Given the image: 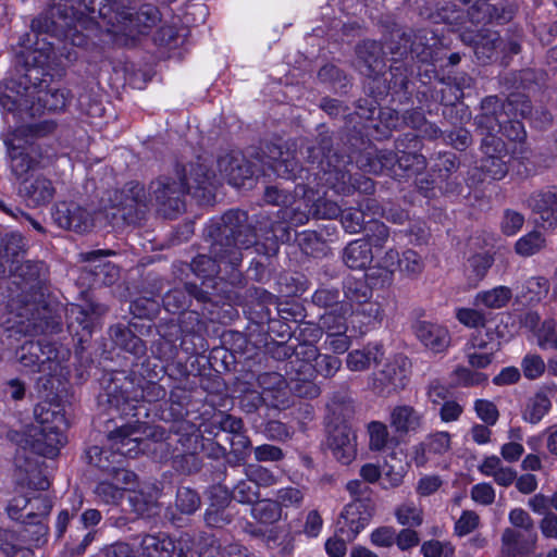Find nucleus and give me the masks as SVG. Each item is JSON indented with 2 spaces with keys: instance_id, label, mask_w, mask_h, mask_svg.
Here are the masks:
<instances>
[{
  "instance_id": "nucleus-15",
  "label": "nucleus",
  "mask_w": 557,
  "mask_h": 557,
  "mask_svg": "<svg viewBox=\"0 0 557 557\" xmlns=\"http://www.w3.org/2000/svg\"><path fill=\"white\" fill-rule=\"evenodd\" d=\"M108 476L97 483L94 493L101 503L117 505L124 493L136 485L137 475L125 468H115Z\"/></svg>"
},
{
  "instance_id": "nucleus-2",
  "label": "nucleus",
  "mask_w": 557,
  "mask_h": 557,
  "mask_svg": "<svg viewBox=\"0 0 557 557\" xmlns=\"http://www.w3.org/2000/svg\"><path fill=\"white\" fill-rule=\"evenodd\" d=\"M300 154L310 164L307 170V184L295 188L293 201L281 210L282 219L292 225L306 224L312 216L313 186H325L337 194H347L351 184V175L346 169L349 157L332 153V138L326 131H321L315 141H306L300 147Z\"/></svg>"
},
{
  "instance_id": "nucleus-47",
  "label": "nucleus",
  "mask_w": 557,
  "mask_h": 557,
  "mask_svg": "<svg viewBox=\"0 0 557 557\" xmlns=\"http://www.w3.org/2000/svg\"><path fill=\"white\" fill-rule=\"evenodd\" d=\"M311 299L314 306L326 311L350 306L347 301L341 299V292L336 287L321 286L313 293Z\"/></svg>"
},
{
  "instance_id": "nucleus-6",
  "label": "nucleus",
  "mask_w": 557,
  "mask_h": 557,
  "mask_svg": "<svg viewBox=\"0 0 557 557\" xmlns=\"http://www.w3.org/2000/svg\"><path fill=\"white\" fill-rule=\"evenodd\" d=\"M99 16L110 26L109 32L126 36L144 34L160 21V12L152 4H144L134 13L131 8L117 3L116 0L113 4L100 8Z\"/></svg>"
},
{
  "instance_id": "nucleus-59",
  "label": "nucleus",
  "mask_w": 557,
  "mask_h": 557,
  "mask_svg": "<svg viewBox=\"0 0 557 557\" xmlns=\"http://www.w3.org/2000/svg\"><path fill=\"white\" fill-rule=\"evenodd\" d=\"M232 497L240 504H253L260 497L258 485H256L251 479L246 476L234 485Z\"/></svg>"
},
{
  "instance_id": "nucleus-25",
  "label": "nucleus",
  "mask_w": 557,
  "mask_h": 557,
  "mask_svg": "<svg viewBox=\"0 0 557 557\" xmlns=\"http://www.w3.org/2000/svg\"><path fill=\"white\" fill-rule=\"evenodd\" d=\"M257 384L261 394L268 397L271 408H285L287 406L286 381L280 373L264 372L258 375Z\"/></svg>"
},
{
  "instance_id": "nucleus-56",
  "label": "nucleus",
  "mask_w": 557,
  "mask_h": 557,
  "mask_svg": "<svg viewBox=\"0 0 557 557\" xmlns=\"http://www.w3.org/2000/svg\"><path fill=\"white\" fill-rule=\"evenodd\" d=\"M128 492L127 502L129 510L136 513L138 517H150L154 513L156 502L151 495H147L139 491Z\"/></svg>"
},
{
  "instance_id": "nucleus-54",
  "label": "nucleus",
  "mask_w": 557,
  "mask_h": 557,
  "mask_svg": "<svg viewBox=\"0 0 557 557\" xmlns=\"http://www.w3.org/2000/svg\"><path fill=\"white\" fill-rule=\"evenodd\" d=\"M281 510L283 509H299L305 500V490L299 486H285L275 492V498Z\"/></svg>"
},
{
  "instance_id": "nucleus-21",
  "label": "nucleus",
  "mask_w": 557,
  "mask_h": 557,
  "mask_svg": "<svg viewBox=\"0 0 557 557\" xmlns=\"http://www.w3.org/2000/svg\"><path fill=\"white\" fill-rule=\"evenodd\" d=\"M263 164L268 165L272 172L286 180H295L302 177L304 169L298 164L294 153L290 150H283L277 145H268L265 151V160Z\"/></svg>"
},
{
  "instance_id": "nucleus-52",
  "label": "nucleus",
  "mask_w": 557,
  "mask_h": 557,
  "mask_svg": "<svg viewBox=\"0 0 557 557\" xmlns=\"http://www.w3.org/2000/svg\"><path fill=\"white\" fill-rule=\"evenodd\" d=\"M546 246V239L541 232L532 231L520 237L515 244V251L521 257H531L542 251Z\"/></svg>"
},
{
  "instance_id": "nucleus-62",
  "label": "nucleus",
  "mask_w": 557,
  "mask_h": 557,
  "mask_svg": "<svg viewBox=\"0 0 557 557\" xmlns=\"http://www.w3.org/2000/svg\"><path fill=\"white\" fill-rule=\"evenodd\" d=\"M313 190V201H311L312 205V216L315 219H336L339 216L342 209L339 205H337L335 201L318 197Z\"/></svg>"
},
{
  "instance_id": "nucleus-64",
  "label": "nucleus",
  "mask_w": 557,
  "mask_h": 557,
  "mask_svg": "<svg viewBox=\"0 0 557 557\" xmlns=\"http://www.w3.org/2000/svg\"><path fill=\"white\" fill-rule=\"evenodd\" d=\"M536 337L542 349L553 348L557 350V323L552 319L545 320L539 329Z\"/></svg>"
},
{
  "instance_id": "nucleus-26",
  "label": "nucleus",
  "mask_w": 557,
  "mask_h": 557,
  "mask_svg": "<svg viewBox=\"0 0 557 557\" xmlns=\"http://www.w3.org/2000/svg\"><path fill=\"white\" fill-rule=\"evenodd\" d=\"M103 312L104 309L100 306L90 305L88 309H85L79 305H72L66 309L67 327L71 333L79 336L82 341L91 333L92 315L102 314Z\"/></svg>"
},
{
  "instance_id": "nucleus-5",
  "label": "nucleus",
  "mask_w": 557,
  "mask_h": 557,
  "mask_svg": "<svg viewBox=\"0 0 557 557\" xmlns=\"http://www.w3.org/2000/svg\"><path fill=\"white\" fill-rule=\"evenodd\" d=\"M102 385L103 394L100 395V398L106 397L110 407L115 408L123 414L137 416L136 412H132L136 409L133 403H137L139 399L153 403L166 395L164 387L154 382H146L145 385L135 388L133 381L124 373H116L109 377L104 376Z\"/></svg>"
},
{
  "instance_id": "nucleus-32",
  "label": "nucleus",
  "mask_w": 557,
  "mask_h": 557,
  "mask_svg": "<svg viewBox=\"0 0 557 557\" xmlns=\"http://www.w3.org/2000/svg\"><path fill=\"white\" fill-rule=\"evenodd\" d=\"M359 168L371 174L387 173L398 175L396 170V154L391 150H379L375 153H367L358 160Z\"/></svg>"
},
{
  "instance_id": "nucleus-39",
  "label": "nucleus",
  "mask_w": 557,
  "mask_h": 557,
  "mask_svg": "<svg viewBox=\"0 0 557 557\" xmlns=\"http://www.w3.org/2000/svg\"><path fill=\"white\" fill-rule=\"evenodd\" d=\"M57 129V123L52 120H42L37 123L23 124L16 127L10 134L16 139H21L26 144H37L36 140L51 135Z\"/></svg>"
},
{
  "instance_id": "nucleus-42",
  "label": "nucleus",
  "mask_w": 557,
  "mask_h": 557,
  "mask_svg": "<svg viewBox=\"0 0 557 557\" xmlns=\"http://www.w3.org/2000/svg\"><path fill=\"white\" fill-rule=\"evenodd\" d=\"M529 206L544 222L552 225L557 221V196L552 191L537 193L530 197Z\"/></svg>"
},
{
  "instance_id": "nucleus-28",
  "label": "nucleus",
  "mask_w": 557,
  "mask_h": 557,
  "mask_svg": "<svg viewBox=\"0 0 557 557\" xmlns=\"http://www.w3.org/2000/svg\"><path fill=\"white\" fill-rule=\"evenodd\" d=\"M405 141L413 143L417 145V139L413 134H406L404 138L396 140V149L401 154H396V170L399 173L397 176L412 175L421 173L426 168V160L422 154L416 152H406L403 150Z\"/></svg>"
},
{
  "instance_id": "nucleus-46",
  "label": "nucleus",
  "mask_w": 557,
  "mask_h": 557,
  "mask_svg": "<svg viewBox=\"0 0 557 557\" xmlns=\"http://www.w3.org/2000/svg\"><path fill=\"white\" fill-rule=\"evenodd\" d=\"M343 290L349 305L364 302L372 297V288L364 277L348 276L344 281Z\"/></svg>"
},
{
  "instance_id": "nucleus-40",
  "label": "nucleus",
  "mask_w": 557,
  "mask_h": 557,
  "mask_svg": "<svg viewBox=\"0 0 557 557\" xmlns=\"http://www.w3.org/2000/svg\"><path fill=\"white\" fill-rule=\"evenodd\" d=\"M362 239L372 248L373 255L383 251L394 243L391 228L383 222L376 220L369 222L366 227V235Z\"/></svg>"
},
{
  "instance_id": "nucleus-16",
  "label": "nucleus",
  "mask_w": 557,
  "mask_h": 557,
  "mask_svg": "<svg viewBox=\"0 0 557 557\" xmlns=\"http://www.w3.org/2000/svg\"><path fill=\"white\" fill-rule=\"evenodd\" d=\"M374 513V503L351 502L345 506L337 521V532L352 542L368 525Z\"/></svg>"
},
{
  "instance_id": "nucleus-14",
  "label": "nucleus",
  "mask_w": 557,
  "mask_h": 557,
  "mask_svg": "<svg viewBox=\"0 0 557 557\" xmlns=\"http://www.w3.org/2000/svg\"><path fill=\"white\" fill-rule=\"evenodd\" d=\"M194 298L200 304H213L219 306L221 297L196 284L186 283L184 287H175L169 290L162 298L163 307L168 312L180 313L184 312L189 306L190 299Z\"/></svg>"
},
{
  "instance_id": "nucleus-17",
  "label": "nucleus",
  "mask_w": 557,
  "mask_h": 557,
  "mask_svg": "<svg viewBox=\"0 0 557 557\" xmlns=\"http://www.w3.org/2000/svg\"><path fill=\"white\" fill-rule=\"evenodd\" d=\"M215 541L202 533H183L175 541L172 540L173 548H170V557H218L213 554Z\"/></svg>"
},
{
  "instance_id": "nucleus-27",
  "label": "nucleus",
  "mask_w": 557,
  "mask_h": 557,
  "mask_svg": "<svg viewBox=\"0 0 557 557\" xmlns=\"http://www.w3.org/2000/svg\"><path fill=\"white\" fill-rule=\"evenodd\" d=\"M536 540V532L506 528L502 534V552L508 557H517L533 549Z\"/></svg>"
},
{
  "instance_id": "nucleus-49",
  "label": "nucleus",
  "mask_w": 557,
  "mask_h": 557,
  "mask_svg": "<svg viewBox=\"0 0 557 557\" xmlns=\"http://www.w3.org/2000/svg\"><path fill=\"white\" fill-rule=\"evenodd\" d=\"M277 356L281 357H295L301 361L308 362V363H315L317 359L319 358V349L315 345L302 342L299 343L297 346L292 347L286 344H281L277 347L276 350Z\"/></svg>"
},
{
  "instance_id": "nucleus-18",
  "label": "nucleus",
  "mask_w": 557,
  "mask_h": 557,
  "mask_svg": "<svg viewBox=\"0 0 557 557\" xmlns=\"http://www.w3.org/2000/svg\"><path fill=\"white\" fill-rule=\"evenodd\" d=\"M57 194L52 180L44 174L32 176L18 185V195L29 208L49 205Z\"/></svg>"
},
{
  "instance_id": "nucleus-20",
  "label": "nucleus",
  "mask_w": 557,
  "mask_h": 557,
  "mask_svg": "<svg viewBox=\"0 0 557 557\" xmlns=\"http://www.w3.org/2000/svg\"><path fill=\"white\" fill-rule=\"evenodd\" d=\"M407 381V360L404 358V368L396 362L386 363L373 376L371 388L376 395L387 397L405 388Z\"/></svg>"
},
{
  "instance_id": "nucleus-31",
  "label": "nucleus",
  "mask_w": 557,
  "mask_h": 557,
  "mask_svg": "<svg viewBox=\"0 0 557 557\" xmlns=\"http://www.w3.org/2000/svg\"><path fill=\"white\" fill-rule=\"evenodd\" d=\"M422 423L423 416L409 405H398L389 414V425L399 435L417 432Z\"/></svg>"
},
{
  "instance_id": "nucleus-29",
  "label": "nucleus",
  "mask_w": 557,
  "mask_h": 557,
  "mask_svg": "<svg viewBox=\"0 0 557 557\" xmlns=\"http://www.w3.org/2000/svg\"><path fill=\"white\" fill-rule=\"evenodd\" d=\"M136 429L132 425H123L108 435V440L115 454H119L120 465L123 457H134L140 451V440L135 436Z\"/></svg>"
},
{
  "instance_id": "nucleus-44",
  "label": "nucleus",
  "mask_w": 557,
  "mask_h": 557,
  "mask_svg": "<svg viewBox=\"0 0 557 557\" xmlns=\"http://www.w3.org/2000/svg\"><path fill=\"white\" fill-rule=\"evenodd\" d=\"M512 298V290L507 286H496L476 294L474 304L488 309L504 308Z\"/></svg>"
},
{
  "instance_id": "nucleus-24",
  "label": "nucleus",
  "mask_w": 557,
  "mask_h": 557,
  "mask_svg": "<svg viewBox=\"0 0 557 557\" xmlns=\"http://www.w3.org/2000/svg\"><path fill=\"white\" fill-rule=\"evenodd\" d=\"M16 476L22 485L35 491H46L50 486L48 478L42 473L38 459L21 455L15 456Z\"/></svg>"
},
{
  "instance_id": "nucleus-30",
  "label": "nucleus",
  "mask_w": 557,
  "mask_h": 557,
  "mask_svg": "<svg viewBox=\"0 0 557 557\" xmlns=\"http://www.w3.org/2000/svg\"><path fill=\"white\" fill-rule=\"evenodd\" d=\"M333 456L343 465H349L356 457V436L346 426L336 428L329 437Z\"/></svg>"
},
{
  "instance_id": "nucleus-12",
  "label": "nucleus",
  "mask_w": 557,
  "mask_h": 557,
  "mask_svg": "<svg viewBox=\"0 0 557 557\" xmlns=\"http://www.w3.org/2000/svg\"><path fill=\"white\" fill-rule=\"evenodd\" d=\"M216 166L220 175L234 187H242L259 173V168L247 160L240 151H228L219 156Z\"/></svg>"
},
{
  "instance_id": "nucleus-60",
  "label": "nucleus",
  "mask_w": 557,
  "mask_h": 557,
  "mask_svg": "<svg viewBox=\"0 0 557 557\" xmlns=\"http://www.w3.org/2000/svg\"><path fill=\"white\" fill-rule=\"evenodd\" d=\"M25 255V240L21 234L12 233L4 239V249L2 259L8 267L14 262V260L24 259Z\"/></svg>"
},
{
  "instance_id": "nucleus-10",
  "label": "nucleus",
  "mask_w": 557,
  "mask_h": 557,
  "mask_svg": "<svg viewBox=\"0 0 557 557\" xmlns=\"http://www.w3.org/2000/svg\"><path fill=\"white\" fill-rule=\"evenodd\" d=\"M8 436L23 450L21 455H26L28 449L49 458L55 457L66 441L63 431H49L33 424L26 425L22 431H10Z\"/></svg>"
},
{
  "instance_id": "nucleus-7",
  "label": "nucleus",
  "mask_w": 557,
  "mask_h": 557,
  "mask_svg": "<svg viewBox=\"0 0 557 557\" xmlns=\"http://www.w3.org/2000/svg\"><path fill=\"white\" fill-rule=\"evenodd\" d=\"M36 70H28L17 78L4 79L0 83V107L4 113L12 114L15 119L24 121L34 117L35 95L37 91V76H33Z\"/></svg>"
},
{
  "instance_id": "nucleus-8",
  "label": "nucleus",
  "mask_w": 557,
  "mask_h": 557,
  "mask_svg": "<svg viewBox=\"0 0 557 557\" xmlns=\"http://www.w3.org/2000/svg\"><path fill=\"white\" fill-rule=\"evenodd\" d=\"M3 144L7 148L11 174L18 185L32 177L30 174L34 171L46 168L49 162L38 144H26L11 134L3 138Z\"/></svg>"
},
{
  "instance_id": "nucleus-33",
  "label": "nucleus",
  "mask_w": 557,
  "mask_h": 557,
  "mask_svg": "<svg viewBox=\"0 0 557 557\" xmlns=\"http://www.w3.org/2000/svg\"><path fill=\"white\" fill-rule=\"evenodd\" d=\"M342 257L344 263L352 270H364L374 261L372 248L362 238L348 243Z\"/></svg>"
},
{
  "instance_id": "nucleus-50",
  "label": "nucleus",
  "mask_w": 557,
  "mask_h": 557,
  "mask_svg": "<svg viewBox=\"0 0 557 557\" xmlns=\"http://www.w3.org/2000/svg\"><path fill=\"white\" fill-rule=\"evenodd\" d=\"M409 41H411V30L405 32L397 27L389 33V36L385 39V47L393 55L394 61L395 59L401 61L404 57L408 55Z\"/></svg>"
},
{
  "instance_id": "nucleus-9",
  "label": "nucleus",
  "mask_w": 557,
  "mask_h": 557,
  "mask_svg": "<svg viewBox=\"0 0 557 557\" xmlns=\"http://www.w3.org/2000/svg\"><path fill=\"white\" fill-rule=\"evenodd\" d=\"M69 355V350L46 341H27L16 350L17 360L24 368L48 375L55 374Z\"/></svg>"
},
{
  "instance_id": "nucleus-35",
  "label": "nucleus",
  "mask_w": 557,
  "mask_h": 557,
  "mask_svg": "<svg viewBox=\"0 0 557 557\" xmlns=\"http://www.w3.org/2000/svg\"><path fill=\"white\" fill-rule=\"evenodd\" d=\"M36 423L33 425L42 426L49 431H63L67 425L65 414L59 405L49 403L37 405L34 409Z\"/></svg>"
},
{
  "instance_id": "nucleus-41",
  "label": "nucleus",
  "mask_w": 557,
  "mask_h": 557,
  "mask_svg": "<svg viewBox=\"0 0 557 557\" xmlns=\"http://www.w3.org/2000/svg\"><path fill=\"white\" fill-rule=\"evenodd\" d=\"M383 359V351L379 345L368 346L363 349H356L348 354L346 359L347 368L350 371H364L371 363H379Z\"/></svg>"
},
{
  "instance_id": "nucleus-38",
  "label": "nucleus",
  "mask_w": 557,
  "mask_h": 557,
  "mask_svg": "<svg viewBox=\"0 0 557 557\" xmlns=\"http://www.w3.org/2000/svg\"><path fill=\"white\" fill-rule=\"evenodd\" d=\"M85 457L89 465L95 466L108 474L114 473L115 468H123L120 465L119 454H115L114 449L110 445V448H102L99 446L89 447Z\"/></svg>"
},
{
  "instance_id": "nucleus-37",
  "label": "nucleus",
  "mask_w": 557,
  "mask_h": 557,
  "mask_svg": "<svg viewBox=\"0 0 557 557\" xmlns=\"http://www.w3.org/2000/svg\"><path fill=\"white\" fill-rule=\"evenodd\" d=\"M110 336L120 348L135 356H141L146 351L144 341L136 336L128 327L116 324L110 327Z\"/></svg>"
},
{
  "instance_id": "nucleus-36",
  "label": "nucleus",
  "mask_w": 557,
  "mask_h": 557,
  "mask_svg": "<svg viewBox=\"0 0 557 557\" xmlns=\"http://www.w3.org/2000/svg\"><path fill=\"white\" fill-rule=\"evenodd\" d=\"M472 44L476 59L485 63L496 55L503 40L496 32L484 30L474 36Z\"/></svg>"
},
{
  "instance_id": "nucleus-4",
  "label": "nucleus",
  "mask_w": 557,
  "mask_h": 557,
  "mask_svg": "<svg viewBox=\"0 0 557 557\" xmlns=\"http://www.w3.org/2000/svg\"><path fill=\"white\" fill-rule=\"evenodd\" d=\"M185 185L174 175H162L149 185V198L138 183H128L122 189L110 193L109 202L115 224L135 223L145 212L148 202H154L159 213L172 219L185 210Z\"/></svg>"
},
{
  "instance_id": "nucleus-51",
  "label": "nucleus",
  "mask_w": 557,
  "mask_h": 557,
  "mask_svg": "<svg viewBox=\"0 0 557 557\" xmlns=\"http://www.w3.org/2000/svg\"><path fill=\"white\" fill-rule=\"evenodd\" d=\"M552 407L550 400L543 392L531 397L523 411V419L532 424L539 423Z\"/></svg>"
},
{
  "instance_id": "nucleus-19",
  "label": "nucleus",
  "mask_w": 557,
  "mask_h": 557,
  "mask_svg": "<svg viewBox=\"0 0 557 557\" xmlns=\"http://www.w3.org/2000/svg\"><path fill=\"white\" fill-rule=\"evenodd\" d=\"M412 332L422 346L433 354L444 352L450 346V333L442 324L418 320L412 324Z\"/></svg>"
},
{
  "instance_id": "nucleus-53",
  "label": "nucleus",
  "mask_w": 557,
  "mask_h": 557,
  "mask_svg": "<svg viewBox=\"0 0 557 557\" xmlns=\"http://www.w3.org/2000/svg\"><path fill=\"white\" fill-rule=\"evenodd\" d=\"M419 62L428 63L433 59V48L428 42L426 34L422 30L411 32V41L408 44V54Z\"/></svg>"
},
{
  "instance_id": "nucleus-13",
  "label": "nucleus",
  "mask_w": 557,
  "mask_h": 557,
  "mask_svg": "<svg viewBox=\"0 0 557 557\" xmlns=\"http://www.w3.org/2000/svg\"><path fill=\"white\" fill-rule=\"evenodd\" d=\"M51 215L59 227L77 234L88 233L95 226L92 213L73 201L57 202Z\"/></svg>"
},
{
  "instance_id": "nucleus-61",
  "label": "nucleus",
  "mask_w": 557,
  "mask_h": 557,
  "mask_svg": "<svg viewBox=\"0 0 557 557\" xmlns=\"http://www.w3.org/2000/svg\"><path fill=\"white\" fill-rule=\"evenodd\" d=\"M198 493L190 487L182 486L177 490L175 506L184 515H193L200 507Z\"/></svg>"
},
{
  "instance_id": "nucleus-58",
  "label": "nucleus",
  "mask_w": 557,
  "mask_h": 557,
  "mask_svg": "<svg viewBox=\"0 0 557 557\" xmlns=\"http://www.w3.org/2000/svg\"><path fill=\"white\" fill-rule=\"evenodd\" d=\"M358 305L359 308L357 309L356 314L361 317V322L364 325L375 327L382 323L385 314L380 302L366 300Z\"/></svg>"
},
{
  "instance_id": "nucleus-34",
  "label": "nucleus",
  "mask_w": 557,
  "mask_h": 557,
  "mask_svg": "<svg viewBox=\"0 0 557 557\" xmlns=\"http://www.w3.org/2000/svg\"><path fill=\"white\" fill-rule=\"evenodd\" d=\"M69 92L65 89L48 88L45 89L42 84H37L35 95L34 117L39 115L44 110L57 111L65 108L67 103Z\"/></svg>"
},
{
  "instance_id": "nucleus-3",
  "label": "nucleus",
  "mask_w": 557,
  "mask_h": 557,
  "mask_svg": "<svg viewBox=\"0 0 557 557\" xmlns=\"http://www.w3.org/2000/svg\"><path fill=\"white\" fill-rule=\"evenodd\" d=\"M42 262L32 260H14L9 271L22 280L21 294L9 304L12 325L9 327L24 335L53 333L60 330L61 315L49 306L38 292V283Z\"/></svg>"
},
{
  "instance_id": "nucleus-22",
  "label": "nucleus",
  "mask_w": 557,
  "mask_h": 557,
  "mask_svg": "<svg viewBox=\"0 0 557 557\" xmlns=\"http://www.w3.org/2000/svg\"><path fill=\"white\" fill-rule=\"evenodd\" d=\"M506 108V102L498 97H485L481 102V112L474 117L476 128L481 133L497 132L509 119Z\"/></svg>"
},
{
  "instance_id": "nucleus-57",
  "label": "nucleus",
  "mask_w": 557,
  "mask_h": 557,
  "mask_svg": "<svg viewBox=\"0 0 557 557\" xmlns=\"http://www.w3.org/2000/svg\"><path fill=\"white\" fill-rule=\"evenodd\" d=\"M251 516L263 524H273L282 518V510L275 500H262L251 509Z\"/></svg>"
},
{
  "instance_id": "nucleus-1",
  "label": "nucleus",
  "mask_w": 557,
  "mask_h": 557,
  "mask_svg": "<svg viewBox=\"0 0 557 557\" xmlns=\"http://www.w3.org/2000/svg\"><path fill=\"white\" fill-rule=\"evenodd\" d=\"M260 234L242 210H228L206 228L211 239L209 255H198L190 263L193 272L203 281L201 287L221 297V304L233 300L232 290L225 288L240 285L243 250L256 247L259 253L275 255L278 244L289 239V232L283 222H259Z\"/></svg>"
},
{
  "instance_id": "nucleus-45",
  "label": "nucleus",
  "mask_w": 557,
  "mask_h": 557,
  "mask_svg": "<svg viewBox=\"0 0 557 557\" xmlns=\"http://www.w3.org/2000/svg\"><path fill=\"white\" fill-rule=\"evenodd\" d=\"M350 309L351 306L338 310L325 311V313L320 317V329L325 331L326 335L346 333L348 330L347 314Z\"/></svg>"
},
{
  "instance_id": "nucleus-43",
  "label": "nucleus",
  "mask_w": 557,
  "mask_h": 557,
  "mask_svg": "<svg viewBox=\"0 0 557 557\" xmlns=\"http://www.w3.org/2000/svg\"><path fill=\"white\" fill-rule=\"evenodd\" d=\"M139 545L144 557H170L173 548L172 539L165 533L146 534Z\"/></svg>"
},
{
  "instance_id": "nucleus-48",
  "label": "nucleus",
  "mask_w": 557,
  "mask_h": 557,
  "mask_svg": "<svg viewBox=\"0 0 557 557\" xmlns=\"http://www.w3.org/2000/svg\"><path fill=\"white\" fill-rule=\"evenodd\" d=\"M395 518L404 527L418 528L423 523L424 513L420 505L413 500H406L396 507Z\"/></svg>"
},
{
  "instance_id": "nucleus-11",
  "label": "nucleus",
  "mask_w": 557,
  "mask_h": 557,
  "mask_svg": "<svg viewBox=\"0 0 557 557\" xmlns=\"http://www.w3.org/2000/svg\"><path fill=\"white\" fill-rule=\"evenodd\" d=\"M175 174L185 186V193L194 197L209 200L215 182V174L208 166L197 161L183 166H176Z\"/></svg>"
},
{
  "instance_id": "nucleus-23",
  "label": "nucleus",
  "mask_w": 557,
  "mask_h": 557,
  "mask_svg": "<svg viewBox=\"0 0 557 557\" xmlns=\"http://www.w3.org/2000/svg\"><path fill=\"white\" fill-rule=\"evenodd\" d=\"M356 66L368 77L383 73L385 69V52L382 45L375 40H363L356 47Z\"/></svg>"
},
{
  "instance_id": "nucleus-55",
  "label": "nucleus",
  "mask_w": 557,
  "mask_h": 557,
  "mask_svg": "<svg viewBox=\"0 0 557 557\" xmlns=\"http://www.w3.org/2000/svg\"><path fill=\"white\" fill-rule=\"evenodd\" d=\"M0 542V550L8 557H33V552L24 545V541L13 531L7 530Z\"/></svg>"
},
{
  "instance_id": "nucleus-63",
  "label": "nucleus",
  "mask_w": 557,
  "mask_h": 557,
  "mask_svg": "<svg viewBox=\"0 0 557 557\" xmlns=\"http://www.w3.org/2000/svg\"><path fill=\"white\" fill-rule=\"evenodd\" d=\"M506 154L484 156L481 161V169L493 180H502L508 173L507 162L504 158Z\"/></svg>"
}]
</instances>
